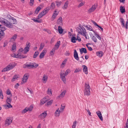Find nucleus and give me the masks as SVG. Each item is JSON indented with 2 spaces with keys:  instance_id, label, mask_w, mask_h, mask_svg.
<instances>
[{
  "instance_id": "4c0bfd02",
  "label": "nucleus",
  "mask_w": 128,
  "mask_h": 128,
  "mask_svg": "<svg viewBox=\"0 0 128 128\" xmlns=\"http://www.w3.org/2000/svg\"><path fill=\"white\" fill-rule=\"evenodd\" d=\"M90 43H88L87 44H86V46L87 47V48H88V50H89L91 51L92 50V48L91 47H90L88 46V45H90Z\"/></svg>"
},
{
  "instance_id": "c85d7f7f",
  "label": "nucleus",
  "mask_w": 128,
  "mask_h": 128,
  "mask_svg": "<svg viewBox=\"0 0 128 128\" xmlns=\"http://www.w3.org/2000/svg\"><path fill=\"white\" fill-rule=\"evenodd\" d=\"M18 58H25L27 57V56H24L23 55H22L20 54H19V53L18 54Z\"/></svg>"
},
{
  "instance_id": "473e14b6",
  "label": "nucleus",
  "mask_w": 128,
  "mask_h": 128,
  "mask_svg": "<svg viewBox=\"0 0 128 128\" xmlns=\"http://www.w3.org/2000/svg\"><path fill=\"white\" fill-rule=\"evenodd\" d=\"M18 76L16 75H14L13 77V78L12 79V82H13L14 81L16 80L18 78Z\"/></svg>"
},
{
  "instance_id": "0e129e2a",
  "label": "nucleus",
  "mask_w": 128,
  "mask_h": 128,
  "mask_svg": "<svg viewBox=\"0 0 128 128\" xmlns=\"http://www.w3.org/2000/svg\"><path fill=\"white\" fill-rule=\"evenodd\" d=\"M16 46L15 44H14L12 45V50H16Z\"/></svg>"
},
{
  "instance_id": "2eb2a0df",
  "label": "nucleus",
  "mask_w": 128,
  "mask_h": 128,
  "mask_svg": "<svg viewBox=\"0 0 128 128\" xmlns=\"http://www.w3.org/2000/svg\"><path fill=\"white\" fill-rule=\"evenodd\" d=\"M46 52V50H44L40 54L39 57L40 59L42 58L44 56Z\"/></svg>"
},
{
  "instance_id": "a878e982",
  "label": "nucleus",
  "mask_w": 128,
  "mask_h": 128,
  "mask_svg": "<svg viewBox=\"0 0 128 128\" xmlns=\"http://www.w3.org/2000/svg\"><path fill=\"white\" fill-rule=\"evenodd\" d=\"M120 10L122 13L123 14L125 12V9L124 6H121L120 7Z\"/></svg>"
},
{
  "instance_id": "338daca9",
  "label": "nucleus",
  "mask_w": 128,
  "mask_h": 128,
  "mask_svg": "<svg viewBox=\"0 0 128 128\" xmlns=\"http://www.w3.org/2000/svg\"><path fill=\"white\" fill-rule=\"evenodd\" d=\"M70 54V53L68 51H66L65 55L66 56H69Z\"/></svg>"
},
{
  "instance_id": "4be33fe9",
  "label": "nucleus",
  "mask_w": 128,
  "mask_h": 128,
  "mask_svg": "<svg viewBox=\"0 0 128 128\" xmlns=\"http://www.w3.org/2000/svg\"><path fill=\"white\" fill-rule=\"evenodd\" d=\"M60 41H58L56 44L55 45V47L56 48V50H57L58 48L60 45Z\"/></svg>"
},
{
  "instance_id": "c9c22d12",
  "label": "nucleus",
  "mask_w": 128,
  "mask_h": 128,
  "mask_svg": "<svg viewBox=\"0 0 128 128\" xmlns=\"http://www.w3.org/2000/svg\"><path fill=\"white\" fill-rule=\"evenodd\" d=\"M47 93L50 96L52 94V93L51 89L49 88H48L47 91Z\"/></svg>"
},
{
  "instance_id": "39448f33",
  "label": "nucleus",
  "mask_w": 128,
  "mask_h": 128,
  "mask_svg": "<svg viewBox=\"0 0 128 128\" xmlns=\"http://www.w3.org/2000/svg\"><path fill=\"white\" fill-rule=\"evenodd\" d=\"M12 120L10 118H7L5 120L4 124L6 126H9L12 122Z\"/></svg>"
},
{
  "instance_id": "f3484780",
  "label": "nucleus",
  "mask_w": 128,
  "mask_h": 128,
  "mask_svg": "<svg viewBox=\"0 0 128 128\" xmlns=\"http://www.w3.org/2000/svg\"><path fill=\"white\" fill-rule=\"evenodd\" d=\"M82 26H79L78 27V29L77 30V32H78L80 34H82Z\"/></svg>"
},
{
  "instance_id": "37998d69",
  "label": "nucleus",
  "mask_w": 128,
  "mask_h": 128,
  "mask_svg": "<svg viewBox=\"0 0 128 128\" xmlns=\"http://www.w3.org/2000/svg\"><path fill=\"white\" fill-rule=\"evenodd\" d=\"M120 22L122 24L123 26L124 27L125 26V24L124 19L122 18H120Z\"/></svg>"
},
{
  "instance_id": "ea45409f",
  "label": "nucleus",
  "mask_w": 128,
  "mask_h": 128,
  "mask_svg": "<svg viewBox=\"0 0 128 128\" xmlns=\"http://www.w3.org/2000/svg\"><path fill=\"white\" fill-rule=\"evenodd\" d=\"M76 37L74 36L72 37L71 39V41L73 43H75L76 42L75 41Z\"/></svg>"
},
{
  "instance_id": "e2e57ef3",
  "label": "nucleus",
  "mask_w": 128,
  "mask_h": 128,
  "mask_svg": "<svg viewBox=\"0 0 128 128\" xmlns=\"http://www.w3.org/2000/svg\"><path fill=\"white\" fill-rule=\"evenodd\" d=\"M67 59L66 58L62 62V64L61 65V66H62V65H64L66 64V62L67 61Z\"/></svg>"
},
{
  "instance_id": "3c124183",
  "label": "nucleus",
  "mask_w": 128,
  "mask_h": 128,
  "mask_svg": "<svg viewBox=\"0 0 128 128\" xmlns=\"http://www.w3.org/2000/svg\"><path fill=\"white\" fill-rule=\"evenodd\" d=\"M9 70L7 67V66L6 67L4 68L3 70H2V72H6V71Z\"/></svg>"
},
{
  "instance_id": "b1692460",
  "label": "nucleus",
  "mask_w": 128,
  "mask_h": 128,
  "mask_svg": "<svg viewBox=\"0 0 128 128\" xmlns=\"http://www.w3.org/2000/svg\"><path fill=\"white\" fill-rule=\"evenodd\" d=\"M66 91L64 90L63 92H62L59 95L58 97L59 98H62L64 97L66 93Z\"/></svg>"
},
{
  "instance_id": "0eeeda50",
  "label": "nucleus",
  "mask_w": 128,
  "mask_h": 128,
  "mask_svg": "<svg viewBox=\"0 0 128 128\" xmlns=\"http://www.w3.org/2000/svg\"><path fill=\"white\" fill-rule=\"evenodd\" d=\"M16 64L15 62H12L9 65L7 66V67L9 70L12 69L14 67L16 66Z\"/></svg>"
},
{
  "instance_id": "603ef678",
  "label": "nucleus",
  "mask_w": 128,
  "mask_h": 128,
  "mask_svg": "<svg viewBox=\"0 0 128 128\" xmlns=\"http://www.w3.org/2000/svg\"><path fill=\"white\" fill-rule=\"evenodd\" d=\"M53 102V100H51L47 102V105H51L52 104V103Z\"/></svg>"
},
{
  "instance_id": "f704fd0d",
  "label": "nucleus",
  "mask_w": 128,
  "mask_h": 128,
  "mask_svg": "<svg viewBox=\"0 0 128 128\" xmlns=\"http://www.w3.org/2000/svg\"><path fill=\"white\" fill-rule=\"evenodd\" d=\"M56 50V48L55 47H54L50 52V54L51 55H52L54 54L55 50Z\"/></svg>"
},
{
  "instance_id": "bb28decb",
  "label": "nucleus",
  "mask_w": 128,
  "mask_h": 128,
  "mask_svg": "<svg viewBox=\"0 0 128 128\" xmlns=\"http://www.w3.org/2000/svg\"><path fill=\"white\" fill-rule=\"evenodd\" d=\"M84 89L90 90V87L88 84H87V82H86L84 86Z\"/></svg>"
},
{
  "instance_id": "7ed1b4c3",
  "label": "nucleus",
  "mask_w": 128,
  "mask_h": 128,
  "mask_svg": "<svg viewBox=\"0 0 128 128\" xmlns=\"http://www.w3.org/2000/svg\"><path fill=\"white\" fill-rule=\"evenodd\" d=\"M65 74L62 71H61L60 74V78L63 81L64 83L66 82V80L65 77Z\"/></svg>"
},
{
  "instance_id": "393cba45",
  "label": "nucleus",
  "mask_w": 128,
  "mask_h": 128,
  "mask_svg": "<svg viewBox=\"0 0 128 128\" xmlns=\"http://www.w3.org/2000/svg\"><path fill=\"white\" fill-rule=\"evenodd\" d=\"M58 32L60 34H62L63 31V29L60 26H58Z\"/></svg>"
},
{
  "instance_id": "69168bd1",
  "label": "nucleus",
  "mask_w": 128,
  "mask_h": 128,
  "mask_svg": "<svg viewBox=\"0 0 128 128\" xmlns=\"http://www.w3.org/2000/svg\"><path fill=\"white\" fill-rule=\"evenodd\" d=\"M51 6L52 8H55V4L54 2H52L51 5Z\"/></svg>"
},
{
  "instance_id": "a18cd8bd",
  "label": "nucleus",
  "mask_w": 128,
  "mask_h": 128,
  "mask_svg": "<svg viewBox=\"0 0 128 128\" xmlns=\"http://www.w3.org/2000/svg\"><path fill=\"white\" fill-rule=\"evenodd\" d=\"M44 46V44L43 43H41L40 46V48L39 49V50H41L42 49Z\"/></svg>"
},
{
  "instance_id": "f03ea898",
  "label": "nucleus",
  "mask_w": 128,
  "mask_h": 128,
  "mask_svg": "<svg viewBox=\"0 0 128 128\" xmlns=\"http://www.w3.org/2000/svg\"><path fill=\"white\" fill-rule=\"evenodd\" d=\"M28 68H36L38 66V64H36L35 62L30 63L28 64H27Z\"/></svg>"
},
{
  "instance_id": "c03bdc74",
  "label": "nucleus",
  "mask_w": 128,
  "mask_h": 128,
  "mask_svg": "<svg viewBox=\"0 0 128 128\" xmlns=\"http://www.w3.org/2000/svg\"><path fill=\"white\" fill-rule=\"evenodd\" d=\"M92 40L94 42H97V39L96 37L94 36H93L92 38Z\"/></svg>"
},
{
  "instance_id": "bf43d9fd",
  "label": "nucleus",
  "mask_w": 128,
  "mask_h": 128,
  "mask_svg": "<svg viewBox=\"0 0 128 128\" xmlns=\"http://www.w3.org/2000/svg\"><path fill=\"white\" fill-rule=\"evenodd\" d=\"M34 0H30V4L31 6H32L34 4Z\"/></svg>"
},
{
  "instance_id": "79ce46f5",
  "label": "nucleus",
  "mask_w": 128,
  "mask_h": 128,
  "mask_svg": "<svg viewBox=\"0 0 128 128\" xmlns=\"http://www.w3.org/2000/svg\"><path fill=\"white\" fill-rule=\"evenodd\" d=\"M56 5L57 6L59 7L61 4L62 2L61 1L57 2V1H56Z\"/></svg>"
},
{
  "instance_id": "423d86ee",
  "label": "nucleus",
  "mask_w": 128,
  "mask_h": 128,
  "mask_svg": "<svg viewBox=\"0 0 128 128\" xmlns=\"http://www.w3.org/2000/svg\"><path fill=\"white\" fill-rule=\"evenodd\" d=\"M48 10L46 8L40 13L39 15L42 18L44 15H45L48 12Z\"/></svg>"
},
{
  "instance_id": "de8ad7c7",
  "label": "nucleus",
  "mask_w": 128,
  "mask_h": 128,
  "mask_svg": "<svg viewBox=\"0 0 128 128\" xmlns=\"http://www.w3.org/2000/svg\"><path fill=\"white\" fill-rule=\"evenodd\" d=\"M28 111L27 109V107H26L23 110L22 112V113L23 114H25Z\"/></svg>"
},
{
  "instance_id": "09e8293b",
  "label": "nucleus",
  "mask_w": 128,
  "mask_h": 128,
  "mask_svg": "<svg viewBox=\"0 0 128 128\" xmlns=\"http://www.w3.org/2000/svg\"><path fill=\"white\" fill-rule=\"evenodd\" d=\"M47 78L48 77L46 76H45V75H44L42 80L44 81V82L45 81V82H46L47 79Z\"/></svg>"
},
{
  "instance_id": "412c9836",
  "label": "nucleus",
  "mask_w": 128,
  "mask_h": 128,
  "mask_svg": "<svg viewBox=\"0 0 128 128\" xmlns=\"http://www.w3.org/2000/svg\"><path fill=\"white\" fill-rule=\"evenodd\" d=\"M85 26L86 27V28L87 30H89L90 31H92L94 33H95V31L93 30L92 28L90 26Z\"/></svg>"
},
{
  "instance_id": "5701e85b",
  "label": "nucleus",
  "mask_w": 128,
  "mask_h": 128,
  "mask_svg": "<svg viewBox=\"0 0 128 128\" xmlns=\"http://www.w3.org/2000/svg\"><path fill=\"white\" fill-rule=\"evenodd\" d=\"M96 54L97 56L100 57H102L103 55V52L102 51L97 52H96Z\"/></svg>"
},
{
  "instance_id": "864d4df0",
  "label": "nucleus",
  "mask_w": 128,
  "mask_h": 128,
  "mask_svg": "<svg viewBox=\"0 0 128 128\" xmlns=\"http://www.w3.org/2000/svg\"><path fill=\"white\" fill-rule=\"evenodd\" d=\"M95 33V35L96 37L98 39L100 40H101V38L100 36H99V35L98 34H96Z\"/></svg>"
},
{
  "instance_id": "680f3d73",
  "label": "nucleus",
  "mask_w": 128,
  "mask_h": 128,
  "mask_svg": "<svg viewBox=\"0 0 128 128\" xmlns=\"http://www.w3.org/2000/svg\"><path fill=\"white\" fill-rule=\"evenodd\" d=\"M81 70V69H80L79 68H78V69H76L75 71H74V73H76L78 72H80Z\"/></svg>"
},
{
  "instance_id": "13d9d810",
  "label": "nucleus",
  "mask_w": 128,
  "mask_h": 128,
  "mask_svg": "<svg viewBox=\"0 0 128 128\" xmlns=\"http://www.w3.org/2000/svg\"><path fill=\"white\" fill-rule=\"evenodd\" d=\"M4 33L3 30H1L0 31V36H4Z\"/></svg>"
},
{
  "instance_id": "9b49d317",
  "label": "nucleus",
  "mask_w": 128,
  "mask_h": 128,
  "mask_svg": "<svg viewBox=\"0 0 128 128\" xmlns=\"http://www.w3.org/2000/svg\"><path fill=\"white\" fill-rule=\"evenodd\" d=\"M82 67L83 68V72L86 74L88 73V68L86 66L84 65L82 66Z\"/></svg>"
},
{
  "instance_id": "8fccbe9b",
  "label": "nucleus",
  "mask_w": 128,
  "mask_h": 128,
  "mask_svg": "<svg viewBox=\"0 0 128 128\" xmlns=\"http://www.w3.org/2000/svg\"><path fill=\"white\" fill-rule=\"evenodd\" d=\"M2 25L0 24V30H3V31L6 30V28L4 27H2Z\"/></svg>"
},
{
  "instance_id": "4468645a",
  "label": "nucleus",
  "mask_w": 128,
  "mask_h": 128,
  "mask_svg": "<svg viewBox=\"0 0 128 128\" xmlns=\"http://www.w3.org/2000/svg\"><path fill=\"white\" fill-rule=\"evenodd\" d=\"M84 93L85 95L87 96H89L90 94V90L84 89Z\"/></svg>"
},
{
  "instance_id": "e433bc0d",
  "label": "nucleus",
  "mask_w": 128,
  "mask_h": 128,
  "mask_svg": "<svg viewBox=\"0 0 128 128\" xmlns=\"http://www.w3.org/2000/svg\"><path fill=\"white\" fill-rule=\"evenodd\" d=\"M41 9V8L39 6H38L36 8V9L35 11V13L36 14H38V13L39 12L40 10Z\"/></svg>"
},
{
  "instance_id": "052dcab7",
  "label": "nucleus",
  "mask_w": 128,
  "mask_h": 128,
  "mask_svg": "<svg viewBox=\"0 0 128 128\" xmlns=\"http://www.w3.org/2000/svg\"><path fill=\"white\" fill-rule=\"evenodd\" d=\"M6 94H8V95H10V96H12V94H11L10 92V90L8 89L7 90H6Z\"/></svg>"
},
{
  "instance_id": "5fc2aeb1",
  "label": "nucleus",
  "mask_w": 128,
  "mask_h": 128,
  "mask_svg": "<svg viewBox=\"0 0 128 128\" xmlns=\"http://www.w3.org/2000/svg\"><path fill=\"white\" fill-rule=\"evenodd\" d=\"M0 96L1 99L3 98V95L2 94V91L0 89Z\"/></svg>"
},
{
  "instance_id": "20e7f679",
  "label": "nucleus",
  "mask_w": 128,
  "mask_h": 128,
  "mask_svg": "<svg viewBox=\"0 0 128 128\" xmlns=\"http://www.w3.org/2000/svg\"><path fill=\"white\" fill-rule=\"evenodd\" d=\"M12 23L8 21L7 20L4 24V25L9 28H12L13 27L14 25Z\"/></svg>"
},
{
  "instance_id": "72a5a7b5",
  "label": "nucleus",
  "mask_w": 128,
  "mask_h": 128,
  "mask_svg": "<svg viewBox=\"0 0 128 128\" xmlns=\"http://www.w3.org/2000/svg\"><path fill=\"white\" fill-rule=\"evenodd\" d=\"M11 19L13 20V22H12V23L14 24H17V21L16 19L12 17Z\"/></svg>"
},
{
  "instance_id": "1a4fd4ad",
  "label": "nucleus",
  "mask_w": 128,
  "mask_h": 128,
  "mask_svg": "<svg viewBox=\"0 0 128 128\" xmlns=\"http://www.w3.org/2000/svg\"><path fill=\"white\" fill-rule=\"evenodd\" d=\"M29 76L27 74H25L24 75L22 80V81L24 83H25L27 82Z\"/></svg>"
},
{
  "instance_id": "49530a36",
  "label": "nucleus",
  "mask_w": 128,
  "mask_h": 128,
  "mask_svg": "<svg viewBox=\"0 0 128 128\" xmlns=\"http://www.w3.org/2000/svg\"><path fill=\"white\" fill-rule=\"evenodd\" d=\"M30 43L28 42H27L26 43V47L30 49Z\"/></svg>"
},
{
  "instance_id": "2f4dec72",
  "label": "nucleus",
  "mask_w": 128,
  "mask_h": 128,
  "mask_svg": "<svg viewBox=\"0 0 128 128\" xmlns=\"http://www.w3.org/2000/svg\"><path fill=\"white\" fill-rule=\"evenodd\" d=\"M7 20L6 19L3 18H0V22L4 24H5L6 21Z\"/></svg>"
},
{
  "instance_id": "7c9ffc66",
  "label": "nucleus",
  "mask_w": 128,
  "mask_h": 128,
  "mask_svg": "<svg viewBox=\"0 0 128 128\" xmlns=\"http://www.w3.org/2000/svg\"><path fill=\"white\" fill-rule=\"evenodd\" d=\"M39 54V52H38V51L36 50V52H35L34 54L33 58H36L38 55Z\"/></svg>"
},
{
  "instance_id": "c756f323",
  "label": "nucleus",
  "mask_w": 128,
  "mask_h": 128,
  "mask_svg": "<svg viewBox=\"0 0 128 128\" xmlns=\"http://www.w3.org/2000/svg\"><path fill=\"white\" fill-rule=\"evenodd\" d=\"M30 50V49L27 48L25 47L23 50V53L24 54H26L27 52L29 51Z\"/></svg>"
},
{
  "instance_id": "6ab92c4d",
  "label": "nucleus",
  "mask_w": 128,
  "mask_h": 128,
  "mask_svg": "<svg viewBox=\"0 0 128 128\" xmlns=\"http://www.w3.org/2000/svg\"><path fill=\"white\" fill-rule=\"evenodd\" d=\"M62 18L60 16L57 20V23L58 24H62Z\"/></svg>"
},
{
  "instance_id": "9d476101",
  "label": "nucleus",
  "mask_w": 128,
  "mask_h": 128,
  "mask_svg": "<svg viewBox=\"0 0 128 128\" xmlns=\"http://www.w3.org/2000/svg\"><path fill=\"white\" fill-rule=\"evenodd\" d=\"M46 111H45L44 112L40 114L39 116V117L41 118H45L47 115Z\"/></svg>"
},
{
  "instance_id": "dca6fc26",
  "label": "nucleus",
  "mask_w": 128,
  "mask_h": 128,
  "mask_svg": "<svg viewBox=\"0 0 128 128\" xmlns=\"http://www.w3.org/2000/svg\"><path fill=\"white\" fill-rule=\"evenodd\" d=\"M96 9L95 6H93L88 10V13H90Z\"/></svg>"
},
{
  "instance_id": "f257e3e1",
  "label": "nucleus",
  "mask_w": 128,
  "mask_h": 128,
  "mask_svg": "<svg viewBox=\"0 0 128 128\" xmlns=\"http://www.w3.org/2000/svg\"><path fill=\"white\" fill-rule=\"evenodd\" d=\"M12 98L10 97H7V99L6 100V102L8 104V105L4 104L3 106L5 108L7 107L8 108H11L12 107V106L11 105L10 103L12 102Z\"/></svg>"
},
{
  "instance_id": "f8f14e48",
  "label": "nucleus",
  "mask_w": 128,
  "mask_h": 128,
  "mask_svg": "<svg viewBox=\"0 0 128 128\" xmlns=\"http://www.w3.org/2000/svg\"><path fill=\"white\" fill-rule=\"evenodd\" d=\"M96 112L99 118L101 121H102L103 120V119L101 112L100 111H98Z\"/></svg>"
},
{
  "instance_id": "a211bd4d",
  "label": "nucleus",
  "mask_w": 128,
  "mask_h": 128,
  "mask_svg": "<svg viewBox=\"0 0 128 128\" xmlns=\"http://www.w3.org/2000/svg\"><path fill=\"white\" fill-rule=\"evenodd\" d=\"M58 14V12L56 13H54L51 18V20L53 21L55 18Z\"/></svg>"
},
{
  "instance_id": "ddd939ff",
  "label": "nucleus",
  "mask_w": 128,
  "mask_h": 128,
  "mask_svg": "<svg viewBox=\"0 0 128 128\" xmlns=\"http://www.w3.org/2000/svg\"><path fill=\"white\" fill-rule=\"evenodd\" d=\"M80 51L81 54H82L83 53L85 54L87 53L86 49L84 48H82L80 49Z\"/></svg>"
},
{
  "instance_id": "cd10ccee",
  "label": "nucleus",
  "mask_w": 128,
  "mask_h": 128,
  "mask_svg": "<svg viewBox=\"0 0 128 128\" xmlns=\"http://www.w3.org/2000/svg\"><path fill=\"white\" fill-rule=\"evenodd\" d=\"M60 111L59 110V108H58L55 113V116H60Z\"/></svg>"
},
{
  "instance_id": "774afa93",
  "label": "nucleus",
  "mask_w": 128,
  "mask_h": 128,
  "mask_svg": "<svg viewBox=\"0 0 128 128\" xmlns=\"http://www.w3.org/2000/svg\"><path fill=\"white\" fill-rule=\"evenodd\" d=\"M65 108V106H62V105H61V107L60 108V110L62 111H63L64 110V109Z\"/></svg>"
},
{
  "instance_id": "a19ab883",
  "label": "nucleus",
  "mask_w": 128,
  "mask_h": 128,
  "mask_svg": "<svg viewBox=\"0 0 128 128\" xmlns=\"http://www.w3.org/2000/svg\"><path fill=\"white\" fill-rule=\"evenodd\" d=\"M33 108V106L32 105H31L28 108L27 107V109L28 110V111H31L32 110Z\"/></svg>"
},
{
  "instance_id": "aec40b11",
  "label": "nucleus",
  "mask_w": 128,
  "mask_h": 128,
  "mask_svg": "<svg viewBox=\"0 0 128 128\" xmlns=\"http://www.w3.org/2000/svg\"><path fill=\"white\" fill-rule=\"evenodd\" d=\"M68 4V0L66 1L64 4V6L62 7V8L64 10H65L67 8Z\"/></svg>"
},
{
  "instance_id": "6e6552de",
  "label": "nucleus",
  "mask_w": 128,
  "mask_h": 128,
  "mask_svg": "<svg viewBox=\"0 0 128 128\" xmlns=\"http://www.w3.org/2000/svg\"><path fill=\"white\" fill-rule=\"evenodd\" d=\"M74 56L75 59L77 60H79V58L78 56V54L76 50H75L74 53Z\"/></svg>"
},
{
  "instance_id": "4d7b16f0",
  "label": "nucleus",
  "mask_w": 128,
  "mask_h": 128,
  "mask_svg": "<svg viewBox=\"0 0 128 128\" xmlns=\"http://www.w3.org/2000/svg\"><path fill=\"white\" fill-rule=\"evenodd\" d=\"M77 122L76 121L74 122L73 124V125L72 126V128H75L76 126V124Z\"/></svg>"
},
{
  "instance_id": "6e6d98bb",
  "label": "nucleus",
  "mask_w": 128,
  "mask_h": 128,
  "mask_svg": "<svg viewBox=\"0 0 128 128\" xmlns=\"http://www.w3.org/2000/svg\"><path fill=\"white\" fill-rule=\"evenodd\" d=\"M70 72V71L69 69H67L65 73V76H66Z\"/></svg>"
},
{
  "instance_id": "58836bf2",
  "label": "nucleus",
  "mask_w": 128,
  "mask_h": 128,
  "mask_svg": "<svg viewBox=\"0 0 128 128\" xmlns=\"http://www.w3.org/2000/svg\"><path fill=\"white\" fill-rule=\"evenodd\" d=\"M17 36V35L16 34H14L11 38V40H13L14 41L16 39Z\"/></svg>"
}]
</instances>
